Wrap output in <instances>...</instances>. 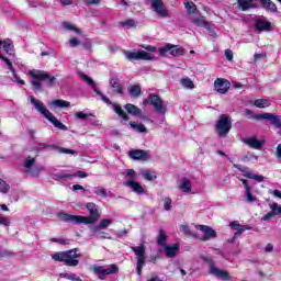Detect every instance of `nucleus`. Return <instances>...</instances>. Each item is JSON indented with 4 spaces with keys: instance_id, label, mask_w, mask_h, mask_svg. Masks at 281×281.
<instances>
[{
    "instance_id": "nucleus-57",
    "label": "nucleus",
    "mask_w": 281,
    "mask_h": 281,
    "mask_svg": "<svg viewBox=\"0 0 281 281\" xmlns=\"http://www.w3.org/2000/svg\"><path fill=\"white\" fill-rule=\"evenodd\" d=\"M121 25L123 27H135V20H126L124 22H121Z\"/></svg>"
},
{
    "instance_id": "nucleus-12",
    "label": "nucleus",
    "mask_w": 281,
    "mask_h": 281,
    "mask_svg": "<svg viewBox=\"0 0 281 281\" xmlns=\"http://www.w3.org/2000/svg\"><path fill=\"white\" fill-rule=\"evenodd\" d=\"M88 212L90 213V216H81V224L83 225H92V223H95L98 218H100V211H98V205L93 202H89L86 205Z\"/></svg>"
},
{
    "instance_id": "nucleus-28",
    "label": "nucleus",
    "mask_w": 281,
    "mask_h": 281,
    "mask_svg": "<svg viewBox=\"0 0 281 281\" xmlns=\"http://www.w3.org/2000/svg\"><path fill=\"white\" fill-rule=\"evenodd\" d=\"M124 109L130 113V115H133L134 117H137V115H142V109L137 108L135 104L127 103L125 104Z\"/></svg>"
},
{
    "instance_id": "nucleus-35",
    "label": "nucleus",
    "mask_w": 281,
    "mask_h": 281,
    "mask_svg": "<svg viewBox=\"0 0 281 281\" xmlns=\"http://www.w3.org/2000/svg\"><path fill=\"white\" fill-rule=\"evenodd\" d=\"M261 5L262 8H265V10H268L269 12H278V7H276V3H273V1L271 0L261 1Z\"/></svg>"
},
{
    "instance_id": "nucleus-37",
    "label": "nucleus",
    "mask_w": 281,
    "mask_h": 281,
    "mask_svg": "<svg viewBox=\"0 0 281 281\" xmlns=\"http://www.w3.org/2000/svg\"><path fill=\"white\" fill-rule=\"evenodd\" d=\"M130 126L133 128V131H137V133H147L148 130H146V126L142 123H137L135 121L130 122Z\"/></svg>"
},
{
    "instance_id": "nucleus-63",
    "label": "nucleus",
    "mask_w": 281,
    "mask_h": 281,
    "mask_svg": "<svg viewBox=\"0 0 281 281\" xmlns=\"http://www.w3.org/2000/svg\"><path fill=\"white\" fill-rule=\"evenodd\" d=\"M225 57H226L227 60H229V61L234 60V53L232 52V49H226V50H225Z\"/></svg>"
},
{
    "instance_id": "nucleus-32",
    "label": "nucleus",
    "mask_w": 281,
    "mask_h": 281,
    "mask_svg": "<svg viewBox=\"0 0 281 281\" xmlns=\"http://www.w3.org/2000/svg\"><path fill=\"white\" fill-rule=\"evenodd\" d=\"M110 87H112V89H115L119 95H124V90L122 88V85H120V80L117 78H112L110 80Z\"/></svg>"
},
{
    "instance_id": "nucleus-58",
    "label": "nucleus",
    "mask_w": 281,
    "mask_h": 281,
    "mask_svg": "<svg viewBox=\"0 0 281 281\" xmlns=\"http://www.w3.org/2000/svg\"><path fill=\"white\" fill-rule=\"evenodd\" d=\"M93 114H86L83 112H77L76 117L77 120H87V117H92Z\"/></svg>"
},
{
    "instance_id": "nucleus-27",
    "label": "nucleus",
    "mask_w": 281,
    "mask_h": 281,
    "mask_svg": "<svg viewBox=\"0 0 281 281\" xmlns=\"http://www.w3.org/2000/svg\"><path fill=\"white\" fill-rule=\"evenodd\" d=\"M164 248H165V256H167V258H175V256L179 254V245L177 244L172 246L167 245V246H164Z\"/></svg>"
},
{
    "instance_id": "nucleus-42",
    "label": "nucleus",
    "mask_w": 281,
    "mask_h": 281,
    "mask_svg": "<svg viewBox=\"0 0 281 281\" xmlns=\"http://www.w3.org/2000/svg\"><path fill=\"white\" fill-rule=\"evenodd\" d=\"M254 104L257 109H267L268 106H271V101L267 99H257Z\"/></svg>"
},
{
    "instance_id": "nucleus-53",
    "label": "nucleus",
    "mask_w": 281,
    "mask_h": 281,
    "mask_svg": "<svg viewBox=\"0 0 281 281\" xmlns=\"http://www.w3.org/2000/svg\"><path fill=\"white\" fill-rule=\"evenodd\" d=\"M180 232L184 234V236H192V231H190L189 225H181L180 226Z\"/></svg>"
},
{
    "instance_id": "nucleus-45",
    "label": "nucleus",
    "mask_w": 281,
    "mask_h": 281,
    "mask_svg": "<svg viewBox=\"0 0 281 281\" xmlns=\"http://www.w3.org/2000/svg\"><path fill=\"white\" fill-rule=\"evenodd\" d=\"M113 223V220L110 218H105V220H101L98 226H94V232H98V229H106V227H109V225H111Z\"/></svg>"
},
{
    "instance_id": "nucleus-23",
    "label": "nucleus",
    "mask_w": 281,
    "mask_h": 281,
    "mask_svg": "<svg viewBox=\"0 0 281 281\" xmlns=\"http://www.w3.org/2000/svg\"><path fill=\"white\" fill-rule=\"evenodd\" d=\"M243 142L256 150H260V148H262V142L258 140L256 137L244 138Z\"/></svg>"
},
{
    "instance_id": "nucleus-3",
    "label": "nucleus",
    "mask_w": 281,
    "mask_h": 281,
    "mask_svg": "<svg viewBox=\"0 0 281 281\" xmlns=\"http://www.w3.org/2000/svg\"><path fill=\"white\" fill-rule=\"evenodd\" d=\"M31 104L48 120V122H52V124L55 126V128H59V131H68L65 124L58 121V119L45 106V103H43L41 100L30 97Z\"/></svg>"
},
{
    "instance_id": "nucleus-30",
    "label": "nucleus",
    "mask_w": 281,
    "mask_h": 281,
    "mask_svg": "<svg viewBox=\"0 0 281 281\" xmlns=\"http://www.w3.org/2000/svg\"><path fill=\"white\" fill-rule=\"evenodd\" d=\"M180 190L184 192V194H189V192H192V182L188 178H182Z\"/></svg>"
},
{
    "instance_id": "nucleus-43",
    "label": "nucleus",
    "mask_w": 281,
    "mask_h": 281,
    "mask_svg": "<svg viewBox=\"0 0 281 281\" xmlns=\"http://www.w3.org/2000/svg\"><path fill=\"white\" fill-rule=\"evenodd\" d=\"M64 30H67L68 32H76V34H82V31L76 25H74L71 22H63Z\"/></svg>"
},
{
    "instance_id": "nucleus-25",
    "label": "nucleus",
    "mask_w": 281,
    "mask_h": 281,
    "mask_svg": "<svg viewBox=\"0 0 281 281\" xmlns=\"http://www.w3.org/2000/svg\"><path fill=\"white\" fill-rule=\"evenodd\" d=\"M130 157L131 159H135V160H146L148 159V153L142 150V149H134L130 151Z\"/></svg>"
},
{
    "instance_id": "nucleus-7",
    "label": "nucleus",
    "mask_w": 281,
    "mask_h": 281,
    "mask_svg": "<svg viewBox=\"0 0 281 281\" xmlns=\"http://www.w3.org/2000/svg\"><path fill=\"white\" fill-rule=\"evenodd\" d=\"M126 177H130V180L124 182V186L126 188H130L132 192H135V194H145L146 190L142 184L137 181H135V178L137 177V172L133 169H127L126 171Z\"/></svg>"
},
{
    "instance_id": "nucleus-1",
    "label": "nucleus",
    "mask_w": 281,
    "mask_h": 281,
    "mask_svg": "<svg viewBox=\"0 0 281 281\" xmlns=\"http://www.w3.org/2000/svg\"><path fill=\"white\" fill-rule=\"evenodd\" d=\"M81 80L87 82V85H89V87H91V89H93L94 93H97V95H100L101 100L105 104L111 105L114 113H116L119 115V117H122V120H124V122H128V114L126 112H124L122 106H120L116 103L111 102L110 99L106 98V95H104L100 90H98V87L95 86V81H93V79H91V77L82 74L81 75Z\"/></svg>"
},
{
    "instance_id": "nucleus-9",
    "label": "nucleus",
    "mask_w": 281,
    "mask_h": 281,
    "mask_svg": "<svg viewBox=\"0 0 281 281\" xmlns=\"http://www.w3.org/2000/svg\"><path fill=\"white\" fill-rule=\"evenodd\" d=\"M215 130L217 131V135L220 137H227L229 135V131H232V120L227 114H222L215 125Z\"/></svg>"
},
{
    "instance_id": "nucleus-48",
    "label": "nucleus",
    "mask_w": 281,
    "mask_h": 281,
    "mask_svg": "<svg viewBox=\"0 0 281 281\" xmlns=\"http://www.w3.org/2000/svg\"><path fill=\"white\" fill-rule=\"evenodd\" d=\"M138 60H153V54L146 50H138Z\"/></svg>"
},
{
    "instance_id": "nucleus-55",
    "label": "nucleus",
    "mask_w": 281,
    "mask_h": 281,
    "mask_svg": "<svg viewBox=\"0 0 281 281\" xmlns=\"http://www.w3.org/2000/svg\"><path fill=\"white\" fill-rule=\"evenodd\" d=\"M12 256H14V254L11 250H0V258H12Z\"/></svg>"
},
{
    "instance_id": "nucleus-64",
    "label": "nucleus",
    "mask_w": 281,
    "mask_h": 281,
    "mask_svg": "<svg viewBox=\"0 0 281 281\" xmlns=\"http://www.w3.org/2000/svg\"><path fill=\"white\" fill-rule=\"evenodd\" d=\"M276 157H277L278 159H281V144H279V145L277 146Z\"/></svg>"
},
{
    "instance_id": "nucleus-4",
    "label": "nucleus",
    "mask_w": 281,
    "mask_h": 281,
    "mask_svg": "<svg viewBox=\"0 0 281 281\" xmlns=\"http://www.w3.org/2000/svg\"><path fill=\"white\" fill-rule=\"evenodd\" d=\"M78 251V248H74L70 250L56 252L52 255V258L57 262H64L66 267H78V265H80V260H78V258L82 256Z\"/></svg>"
},
{
    "instance_id": "nucleus-19",
    "label": "nucleus",
    "mask_w": 281,
    "mask_h": 281,
    "mask_svg": "<svg viewBox=\"0 0 281 281\" xmlns=\"http://www.w3.org/2000/svg\"><path fill=\"white\" fill-rule=\"evenodd\" d=\"M229 87H232V83L226 79L217 78L214 81V89L217 91V93H227V91H229Z\"/></svg>"
},
{
    "instance_id": "nucleus-62",
    "label": "nucleus",
    "mask_w": 281,
    "mask_h": 281,
    "mask_svg": "<svg viewBox=\"0 0 281 281\" xmlns=\"http://www.w3.org/2000/svg\"><path fill=\"white\" fill-rule=\"evenodd\" d=\"M143 49H146V52H149L150 54H154L155 52H157V47L151 46V45H146V46H142Z\"/></svg>"
},
{
    "instance_id": "nucleus-22",
    "label": "nucleus",
    "mask_w": 281,
    "mask_h": 281,
    "mask_svg": "<svg viewBox=\"0 0 281 281\" xmlns=\"http://www.w3.org/2000/svg\"><path fill=\"white\" fill-rule=\"evenodd\" d=\"M255 30H257V32H270L271 22L266 21V20H256L255 21Z\"/></svg>"
},
{
    "instance_id": "nucleus-15",
    "label": "nucleus",
    "mask_w": 281,
    "mask_h": 281,
    "mask_svg": "<svg viewBox=\"0 0 281 281\" xmlns=\"http://www.w3.org/2000/svg\"><path fill=\"white\" fill-rule=\"evenodd\" d=\"M159 54L160 56H173V57H178V56H182L183 55V49L178 48L177 46H172L170 44H167L165 47L159 48Z\"/></svg>"
},
{
    "instance_id": "nucleus-61",
    "label": "nucleus",
    "mask_w": 281,
    "mask_h": 281,
    "mask_svg": "<svg viewBox=\"0 0 281 281\" xmlns=\"http://www.w3.org/2000/svg\"><path fill=\"white\" fill-rule=\"evenodd\" d=\"M75 177H79L80 179H86V177H89V175L87 172H85V171H78L76 173H72V179Z\"/></svg>"
},
{
    "instance_id": "nucleus-60",
    "label": "nucleus",
    "mask_w": 281,
    "mask_h": 281,
    "mask_svg": "<svg viewBox=\"0 0 281 281\" xmlns=\"http://www.w3.org/2000/svg\"><path fill=\"white\" fill-rule=\"evenodd\" d=\"M0 225H3L4 227H10V221L8 220V217L2 216L0 214Z\"/></svg>"
},
{
    "instance_id": "nucleus-46",
    "label": "nucleus",
    "mask_w": 281,
    "mask_h": 281,
    "mask_svg": "<svg viewBox=\"0 0 281 281\" xmlns=\"http://www.w3.org/2000/svg\"><path fill=\"white\" fill-rule=\"evenodd\" d=\"M2 47L9 56H14V45L9 42H2Z\"/></svg>"
},
{
    "instance_id": "nucleus-13",
    "label": "nucleus",
    "mask_w": 281,
    "mask_h": 281,
    "mask_svg": "<svg viewBox=\"0 0 281 281\" xmlns=\"http://www.w3.org/2000/svg\"><path fill=\"white\" fill-rule=\"evenodd\" d=\"M204 262H207L210 267V273L220 280H229V273L225 270H221L214 266V260L211 257H201Z\"/></svg>"
},
{
    "instance_id": "nucleus-47",
    "label": "nucleus",
    "mask_w": 281,
    "mask_h": 281,
    "mask_svg": "<svg viewBox=\"0 0 281 281\" xmlns=\"http://www.w3.org/2000/svg\"><path fill=\"white\" fill-rule=\"evenodd\" d=\"M123 54L127 58V60H139L138 50L137 52L124 50Z\"/></svg>"
},
{
    "instance_id": "nucleus-5",
    "label": "nucleus",
    "mask_w": 281,
    "mask_h": 281,
    "mask_svg": "<svg viewBox=\"0 0 281 281\" xmlns=\"http://www.w3.org/2000/svg\"><path fill=\"white\" fill-rule=\"evenodd\" d=\"M244 115L248 117V120H268L272 126H276V128H280L281 131V116L276 115L273 113H261V114H255L254 111L246 109L244 111Z\"/></svg>"
},
{
    "instance_id": "nucleus-29",
    "label": "nucleus",
    "mask_w": 281,
    "mask_h": 281,
    "mask_svg": "<svg viewBox=\"0 0 281 281\" xmlns=\"http://www.w3.org/2000/svg\"><path fill=\"white\" fill-rule=\"evenodd\" d=\"M184 8H186L187 14H189V16H194V15L199 14V9H196V4H194V2H192V1L184 2Z\"/></svg>"
},
{
    "instance_id": "nucleus-39",
    "label": "nucleus",
    "mask_w": 281,
    "mask_h": 281,
    "mask_svg": "<svg viewBox=\"0 0 281 281\" xmlns=\"http://www.w3.org/2000/svg\"><path fill=\"white\" fill-rule=\"evenodd\" d=\"M91 229H92V234H93L94 238H97L98 240H102L104 238H111V237H109L108 233L102 232L101 229L95 231V226H92Z\"/></svg>"
},
{
    "instance_id": "nucleus-11",
    "label": "nucleus",
    "mask_w": 281,
    "mask_h": 281,
    "mask_svg": "<svg viewBox=\"0 0 281 281\" xmlns=\"http://www.w3.org/2000/svg\"><path fill=\"white\" fill-rule=\"evenodd\" d=\"M93 273L98 276L99 280H105L106 276H115L120 273V267H117L115 263L108 266V268L102 266H93Z\"/></svg>"
},
{
    "instance_id": "nucleus-34",
    "label": "nucleus",
    "mask_w": 281,
    "mask_h": 281,
    "mask_svg": "<svg viewBox=\"0 0 281 281\" xmlns=\"http://www.w3.org/2000/svg\"><path fill=\"white\" fill-rule=\"evenodd\" d=\"M229 227H232V229H234L236 233V236H240V234H243V232H245L246 229H249V227L247 226H240V224H238V222H232L229 224Z\"/></svg>"
},
{
    "instance_id": "nucleus-52",
    "label": "nucleus",
    "mask_w": 281,
    "mask_h": 281,
    "mask_svg": "<svg viewBox=\"0 0 281 281\" xmlns=\"http://www.w3.org/2000/svg\"><path fill=\"white\" fill-rule=\"evenodd\" d=\"M164 207L167 212H170V210H172V199L166 198L164 200Z\"/></svg>"
},
{
    "instance_id": "nucleus-20",
    "label": "nucleus",
    "mask_w": 281,
    "mask_h": 281,
    "mask_svg": "<svg viewBox=\"0 0 281 281\" xmlns=\"http://www.w3.org/2000/svg\"><path fill=\"white\" fill-rule=\"evenodd\" d=\"M189 19L193 25H196V27H204L205 30H210V23L205 21V18L200 13L189 16Z\"/></svg>"
},
{
    "instance_id": "nucleus-51",
    "label": "nucleus",
    "mask_w": 281,
    "mask_h": 281,
    "mask_svg": "<svg viewBox=\"0 0 281 281\" xmlns=\"http://www.w3.org/2000/svg\"><path fill=\"white\" fill-rule=\"evenodd\" d=\"M0 192L2 194H8L10 192V184L5 183V180L0 179Z\"/></svg>"
},
{
    "instance_id": "nucleus-33",
    "label": "nucleus",
    "mask_w": 281,
    "mask_h": 281,
    "mask_svg": "<svg viewBox=\"0 0 281 281\" xmlns=\"http://www.w3.org/2000/svg\"><path fill=\"white\" fill-rule=\"evenodd\" d=\"M244 196L247 203H256V201H258V198H256L251 191V187H246Z\"/></svg>"
},
{
    "instance_id": "nucleus-18",
    "label": "nucleus",
    "mask_w": 281,
    "mask_h": 281,
    "mask_svg": "<svg viewBox=\"0 0 281 281\" xmlns=\"http://www.w3.org/2000/svg\"><path fill=\"white\" fill-rule=\"evenodd\" d=\"M45 148H56L58 153H64L65 155H78V151L68 149L65 147H57L56 145H47L45 143H40L36 147L37 151L45 150Z\"/></svg>"
},
{
    "instance_id": "nucleus-40",
    "label": "nucleus",
    "mask_w": 281,
    "mask_h": 281,
    "mask_svg": "<svg viewBox=\"0 0 281 281\" xmlns=\"http://www.w3.org/2000/svg\"><path fill=\"white\" fill-rule=\"evenodd\" d=\"M131 98H139L142 95V88L138 85H134L128 88Z\"/></svg>"
},
{
    "instance_id": "nucleus-14",
    "label": "nucleus",
    "mask_w": 281,
    "mask_h": 281,
    "mask_svg": "<svg viewBox=\"0 0 281 281\" xmlns=\"http://www.w3.org/2000/svg\"><path fill=\"white\" fill-rule=\"evenodd\" d=\"M196 229H199V232H202V234H204L201 237V240H203V243H207V240H212V238H216L217 236L216 231H214V228L207 225H198Z\"/></svg>"
},
{
    "instance_id": "nucleus-36",
    "label": "nucleus",
    "mask_w": 281,
    "mask_h": 281,
    "mask_svg": "<svg viewBox=\"0 0 281 281\" xmlns=\"http://www.w3.org/2000/svg\"><path fill=\"white\" fill-rule=\"evenodd\" d=\"M52 105L56 109H69V106H71V103L65 100L57 99L52 102Z\"/></svg>"
},
{
    "instance_id": "nucleus-16",
    "label": "nucleus",
    "mask_w": 281,
    "mask_h": 281,
    "mask_svg": "<svg viewBox=\"0 0 281 281\" xmlns=\"http://www.w3.org/2000/svg\"><path fill=\"white\" fill-rule=\"evenodd\" d=\"M151 9L158 16H161L162 19H166V16H170V13H168V10L166 7H164V1L161 0H151Z\"/></svg>"
},
{
    "instance_id": "nucleus-49",
    "label": "nucleus",
    "mask_w": 281,
    "mask_h": 281,
    "mask_svg": "<svg viewBox=\"0 0 281 281\" xmlns=\"http://www.w3.org/2000/svg\"><path fill=\"white\" fill-rule=\"evenodd\" d=\"M59 277L65 278L66 280H71V281H82V279H80V277H77L76 273H74V272L60 273Z\"/></svg>"
},
{
    "instance_id": "nucleus-59",
    "label": "nucleus",
    "mask_w": 281,
    "mask_h": 281,
    "mask_svg": "<svg viewBox=\"0 0 281 281\" xmlns=\"http://www.w3.org/2000/svg\"><path fill=\"white\" fill-rule=\"evenodd\" d=\"M12 75H13V82H18V85H25V81L22 80L21 77H19V75H16V70H14Z\"/></svg>"
},
{
    "instance_id": "nucleus-56",
    "label": "nucleus",
    "mask_w": 281,
    "mask_h": 281,
    "mask_svg": "<svg viewBox=\"0 0 281 281\" xmlns=\"http://www.w3.org/2000/svg\"><path fill=\"white\" fill-rule=\"evenodd\" d=\"M94 194H97L98 196H103L104 199H106L108 196L106 189L104 188L94 189Z\"/></svg>"
},
{
    "instance_id": "nucleus-10",
    "label": "nucleus",
    "mask_w": 281,
    "mask_h": 281,
    "mask_svg": "<svg viewBox=\"0 0 281 281\" xmlns=\"http://www.w3.org/2000/svg\"><path fill=\"white\" fill-rule=\"evenodd\" d=\"M93 273L98 276L99 280H105L106 276H115L120 273V267H117L115 263L108 266V268L102 266H93Z\"/></svg>"
},
{
    "instance_id": "nucleus-2",
    "label": "nucleus",
    "mask_w": 281,
    "mask_h": 281,
    "mask_svg": "<svg viewBox=\"0 0 281 281\" xmlns=\"http://www.w3.org/2000/svg\"><path fill=\"white\" fill-rule=\"evenodd\" d=\"M29 76L32 78L31 85L35 91H43V81L46 80L47 87L56 85V77H50L45 70H30Z\"/></svg>"
},
{
    "instance_id": "nucleus-24",
    "label": "nucleus",
    "mask_w": 281,
    "mask_h": 281,
    "mask_svg": "<svg viewBox=\"0 0 281 281\" xmlns=\"http://www.w3.org/2000/svg\"><path fill=\"white\" fill-rule=\"evenodd\" d=\"M239 170L240 172H244V177H247V179H254L255 181H258V183H262V181H265V176L256 175L249 171L247 168H243Z\"/></svg>"
},
{
    "instance_id": "nucleus-50",
    "label": "nucleus",
    "mask_w": 281,
    "mask_h": 281,
    "mask_svg": "<svg viewBox=\"0 0 281 281\" xmlns=\"http://www.w3.org/2000/svg\"><path fill=\"white\" fill-rule=\"evenodd\" d=\"M180 85L186 89H194V82H192L190 78H182Z\"/></svg>"
},
{
    "instance_id": "nucleus-26",
    "label": "nucleus",
    "mask_w": 281,
    "mask_h": 281,
    "mask_svg": "<svg viewBox=\"0 0 281 281\" xmlns=\"http://www.w3.org/2000/svg\"><path fill=\"white\" fill-rule=\"evenodd\" d=\"M54 181H59L60 183H65L66 181H71L74 179L72 173L58 172L53 175Z\"/></svg>"
},
{
    "instance_id": "nucleus-54",
    "label": "nucleus",
    "mask_w": 281,
    "mask_h": 281,
    "mask_svg": "<svg viewBox=\"0 0 281 281\" xmlns=\"http://www.w3.org/2000/svg\"><path fill=\"white\" fill-rule=\"evenodd\" d=\"M1 58V60H3L4 63H5V65L9 67V69H10V71L12 72V74H14V66H12V61L8 58V57H5V56H1L0 57Z\"/></svg>"
},
{
    "instance_id": "nucleus-44",
    "label": "nucleus",
    "mask_w": 281,
    "mask_h": 281,
    "mask_svg": "<svg viewBox=\"0 0 281 281\" xmlns=\"http://www.w3.org/2000/svg\"><path fill=\"white\" fill-rule=\"evenodd\" d=\"M142 176L144 177V179H146L147 181H155V179H157V175H155V172L148 170V169H144L142 170Z\"/></svg>"
},
{
    "instance_id": "nucleus-41",
    "label": "nucleus",
    "mask_w": 281,
    "mask_h": 281,
    "mask_svg": "<svg viewBox=\"0 0 281 281\" xmlns=\"http://www.w3.org/2000/svg\"><path fill=\"white\" fill-rule=\"evenodd\" d=\"M34 164H36V158L27 157L24 160V168L26 175H30V172H32V166H34Z\"/></svg>"
},
{
    "instance_id": "nucleus-17",
    "label": "nucleus",
    "mask_w": 281,
    "mask_h": 281,
    "mask_svg": "<svg viewBox=\"0 0 281 281\" xmlns=\"http://www.w3.org/2000/svg\"><path fill=\"white\" fill-rule=\"evenodd\" d=\"M59 221H64V223H75V225H80L82 215H69L65 212H60L57 214Z\"/></svg>"
},
{
    "instance_id": "nucleus-31",
    "label": "nucleus",
    "mask_w": 281,
    "mask_h": 281,
    "mask_svg": "<svg viewBox=\"0 0 281 281\" xmlns=\"http://www.w3.org/2000/svg\"><path fill=\"white\" fill-rule=\"evenodd\" d=\"M237 3L243 12H247V10H251V8H254L252 0H237Z\"/></svg>"
},
{
    "instance_id": "nucleus-38",
    "label": "nucleus",
    "mask_w": 281,
    "mask_h": 281,
    "mask_svg": "<svg viewBox=\"0 0 281 281\" xmlns=\"http://www.w3.org/2000/svg\"><path fill=\"white\" fill-rule=\"evenodd\" d=\"M167 240H168V235H166V232H164V229H160L157 237V245H159L160 247H166Z\"/></svg>"
},
{
    "instance_id": "nucleus-8",
    "label": "nucleus",
    "mask_w": 281,
    "mask_h": 281,
    "mask_svg": "<svg viewBox=\"0 0 281 281\" xmlns=\"http://www.w3.org/2000/svg\"><path fill=\"white\" fill-rule=\"evenodd\" d=\"M131 249L134 251L136 256V273L137 276H142V270L146 265V246L140 244L138 247L131 246Z\"/></svg>"
},
{
    "instance_id": "nucleus-21",
    "label": "nucleus",
    "mask_w": 281,
    "mask_h": 281,
    "mask_svg": "<svg viewBox=\"0 0 281 281\" xmlns=\"http://www.w3.org/2000/svg\"><path fill=\"white\" fill-rule=\"evenodd\" d=\"M270 207V212H268L262 218L261 221H271V218H276V216H279V214H281V205L273 202L271 204H269Z\"/></svg>"
},
{
    "instance_id": "nucleus-6",
    "label": "nucleus",
    "mask_w": 281,
    "mask_h": 281,
    "mask_svg": "<svg viewBox=\"0 0 281 281\" xmlns=\"http://www.w3.org/2000/svg\"><path fill=\"white\" fill-rule=\"evenodd\" d=\"M143 104H151L157 113H160V115H166L168 104L155 93H150L147 99L143 101Z\"/></svg>"
}]
</instances>
